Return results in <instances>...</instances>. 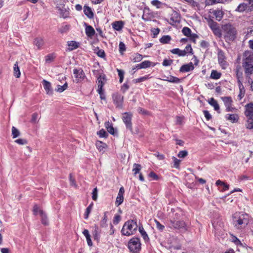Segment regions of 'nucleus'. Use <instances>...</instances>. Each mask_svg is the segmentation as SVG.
Instances as JSON below:
<instances>
[{"mask_svg":"<svg viewBox=\"0 0 253 253\" xmlns=\"http://www.w3.org/2000/svg\"><path fill=\"white\" fill-rule=\"evenodd\" d=\"M242 66L246 76L250 77L253 73V53L252 52L248 51L244 52Z\"/></svg>","mask_w":253,"mask_h":253,"instance_id":"f257e3e1","label":"nucleus"},{"mask_svg":"<svg viewBox=\"0 0 253 253\" xmlns=\"http://www.w3.org/2000/svg\"><path fill=\"white\" fill-rule=\"evenodd\" d=\"M233 218V224L238 229L245 227L249 222V215L246 213H235Z\"/></svg>","mask_w":253,"mask_h":253,"instance_id":"f03ea898","label":"nucleus"},{"mask_svg":"<svg viewBox=\"0 0 253 253\" xmlns=\"http://www.w3.org/2000/svg\"><path fill=\"white\" fill-rule=\"evenodd\" d=\"M138 227L136 219L128 220L123 225L121 233L123 235L126 236L133 235L137 231Z\"/></svg>","mask_w":253,"mask_h":253,"instance_id":"7ed1b4c3","label":"nucleus"},{"mask_svg":"<svg viewBox=\"0 0 253 253\" xmlns=\"http://www.w3.org/2000/svg\"><path fill=\"white\" fill-rule=\"evenodd\" d=\"M222 31L226 41H232L236 38V28L231 24H225L222 26Z\"/></svg>","mask_w":253,"mask_h":253,"instance_id":"20e7f679","label":"nucleus"},{"mask_svg":"<svg viewBox=\"0 0 253 253\" xmlns=\"http://www.w3.org/2000/svg\"><path fill=\"white\" fill-rule=\"evenodd\" d=\"M140 239L138 237H134L128 242V248L131 253H139L141 249Z\"/></svg>","mask_w":253,"mask_h":253,"instance_id":"39448f33","label":"nucleus"},{"mask_svg":"<svg viewBox=\"0 0 253 253\" xmlns=\"http://www.w3.org/2000/svg\"><path fill=\"white\" fill-rule=\"evenodd\" d=\"M133 114L130 112H126L123 113L122 120L125 124L126 128L133 133L132 118Z\"/></svg>","mask_w":253,"mask_h":253,"instance_id":"423d86ee","label":"nucleus"},{"mask_svg":"<svg viewBox=\"0 0 253 253\" xmlns=\"http://www.w3.org/2000/svg\"><path fill=\"white\" fill-rule=\"evenodd\" d=\"M112 99L113 103L115 104L116 108H118L119 109L123 108L124 96L118 92H116L113 94Z\"/></svg>","mask_w":253,"mask_h":253,"instance_id":"0eeeda50","label":"nucleus"},{"mask_svg":"<svg viewBox=\"0 0 253 253\" xmlns=\"http://www.w3.org/2000/svg\"><path fill=\"white\" fill-rule=\"evenodd\" d=\"M217 58L218 62L222 69H225L228 65L226 61V58L225 52L221 49H217Z\"/></svg>","mask_w":253,"mask_h":253,"instance_id":"6e6552de","label":"nucleus"},{"mask_svg":"<svg viewBox=\"0 0 253 253\" xmlns=\"http://www.w3.org/2000/svg\"><path fill=\"white\" fill-rule=\"evenodd\" d=\"M170 225L174 229L181 230L182 231L187 230L185 222L183 220H170Z\"/></svg>","mask_w":253,"mask_h":253,"instance_id":"1a4fd4ad","label":"nucleus"},{"mask_svg":"<svg viewBox=\"0 0 253 253\" xmlns=\"http://www.w3.org/2000/svg\"><path fill=\"white\" fill-rule=\"evenodd\" d=\"M73 74L75 75L76 83H80L83 81L86 77L85 75L82 68L74 69Z\"/></svg>","mask_w":253,"mask_h":253,"instance_id":"9d476101","label":"nucleus"},{"mask_svg":"<svg viewBox=\"0 0 253 253\" xmlns=\"http://www.w3.org/2000/svg\"><path fill=\"white\" fill-rule=\"evenodd\" d=\"M156 64L149 60H145L141 63L136 65L133 68L132 70L137 69H146L151 66L154 67Z\"/></svg>","mask_w":253,"mask_h":253,"instance_id":"9b49d317","label":"nucleus"},{"mask_svg":"<svg viewBox=\"0 0 253 253\" xmlns=\"http://www.w3.org/2000/svg\"><path fill=\"white\" fill-rule=\"evenodd\" d=\"M125 193V189L124 187L122 186L119 191L118 196L116 198L115 201V205L117 207H118L120 205H121L124 201V194Z\"/></svg>","mask_w":253,"mask_h":253,"instance_id":"f8f14e48","label":"nucleus"},{"mask_svg":"<svg viewBox=\"0 0 253 253\" xmlns=\"http://www.w3.org/2000/svg\"><path fill=\"white\" fill-rule=\"evenodd\" d=\"M107 81L106 75L104 74L100 75L97 77V81H98V88L99 91L100 92L101 90L103 89V87L105 84L106 82Z\"/></svg>","mask_w":253,"mask_h":253,"instance_id":"ddd939ff","label":"nucleus"},{"mask_svg":"<svg viewBox=\"0 0 253 253\" xmlns=\"http://www.w3.org/2000/svg\"><path fill=\"white\" fill-rule=\"evenodd\" d=\"M85 26V33L86 35L89 38H92L95 34L93 28L90 25H88L86 23H84Z\"/></svg>","mask_w":253,"mask_h":253,"instance_id":"4468645a","label":"nucleus"},{"mask_svg":"<svg viewBox=\"0 0 253 253\" xmlns=\"http://www.w3.org/2000/svg\"><path fill=\"white\" fill-rule=\"evenodd\" d=\"M245 115L246 117L253 116V103H250L245 106Z\"/></svg>","mask_w":253,"mask_h":253,"instance_id":"2eb2a0df","label":"nucleus"},{"mask_svg":"<svg viewBox=\"0 0 253 253\" xmlns=\"http://www.w3.org/2000/svg\"><path fill=\"white\" fill-rule=\"evenodd\" d=\"M194 69V65L192 62L183 65L179 69V72L184 73L192 71Z\"/></svg>","mask_w":253,"mask_h":253,"instance_id":"dca6fc26","label":"nucleus"},{"mask_svg":"<svg viewBox=\"0 0 253 253\" xmlns=\"http://www.w3.org/2000/svg\"><path fill=\"white\" fill-rule=\"evenodd\" d=\"M42 84L46 93L48 95H51L53 93V90L50 82L45 80L42 81Z\"/></svg>","mask_w":253,"mask_h":253,"instance_id":"f3484780","label":"nucleus"},{"mask_svg":"<svg viewBox=\"0 0 253 253\" xmlns=\"http://www.w3.org/2000/svg\"><path fill=\"white\" fill-rule=\"evenodd\" d=\"M138 227L139 228V231L145 243L149 242L150 241V239L148 237V234L144 230L142 224L141 223H139Z\"/></svg>","mask_w":253,"mask_h":253,"instance_id":"a211bd4d","label":"nucleus"},{"mask_svg":"<svg viewBox=\"0 0 253 253\" xmlns=\"http://www.w3.org/2000/svg\"><path fill=\"white\" fill-rule=\"evenodd\" d=\"M212 13L214 16L215 19L218 21L222 19L224 15V12L219 8L213 10Z\"/></svg>","mask_w":253,"mask_h":253,"instance_id":"6ab92c4d","label":"nucleus"},{"mask_svg":"<svg viewBox=\"0 0 253 253\" xmlns=\"http://www.w3.org/2000/svg\"><path fill=\"white\" fill-rule=\"evenodd\" d=\"M105 126L109 133L113 135H116L117 134V130L114 129L112 124L109 121L105 123Z\"/></svg>","mask_w":253,"mask_h":253,"instance_id":"aec40b11","label":"nucleus"},{"mask_svg":"<svg viewBox=\"0 0 253 253\" xmlns=\"http://www.w3.org/2000/svg\"><path fill=\"white\" fill-rule=\"evenodd\" d=\"M124 24L125 23L123 21H116L113 22L112 25L114 30L120 31L123 29Z\"/></svg>","mask_w":253,"mask_h":253,"instance_id":"412c9836","label":"nucleus"},{"mask_svg":"<svg viewBox=\"0 0 253 253\" xmlns=\"http://www.w3.org/2000/svg\"><path fill=\"white\" fill-rule=\"evenodd\" d=\"M239 94L238 96L239 100H241L245 96V89L241 81H239Z\"/></svg>","mask_w":253,"mask_h":253,"instance_id":"4be33fe9","label":"nucleus"},{"mask_svg":"<svg viewBox=\"0 0 253 253\" xmlns=\"http://www.w3.org/2000/svg\"><path fill=\"white\" fill-rule=\"evenodd\" d=\"M209 103L213 107L214 109L218 113H220L219 106L217 102L213 98H210L208 101Z\"/></svg>","mask_w":253,"mask_h":253,"instance_id":"5701e85b","label":"nucleus"},{"mask_svg":"<svg viewBox=\"0 0 253 253\" xmlns=\"http://www.w3.org/2000/svg\"><path fill=\"white\" fill-rule=\"evenodd\" d=\"M225 118L232 123L238 122L239 120V116L237 114H227L225 116Z\"/></svg>","mask_w":253,"mask_h":253,"instance_id":"b1692460","label":"nucleus"},{"mask_svg":"<svg viewBox=\"0 0 253 253\" xmlns=\"http://www.w3.org/2000/svg\"><path fill=\"white\" fill-rule=\"evenodd\" d=\"M44 40L42 38H37L34 39V44L35 45L38 49H40L44 45Z\"/></svg>","mask_w":253,"mask_h":253,"instance_id":"393cba45","label":"nucleus"},{"mask_svg":"<svg viewBox=\"0 0 253 253\" xmlns=\"http://www.w3.org/2000/svg\"><path fill=\"white\" fill-rule=\"evenodd\" d=\"M84 14L89 18L91 19L93 17V13L90 7L85 5L84 7Z\"/></svg>","mask_w":253,"mask_h":253,"instance_id":"a878e982","label":"nucleus"},{"mask_svg":"<svg viewBox=\"0 0 253 253\" xmlns=\"http://www.w3.org/2000/svg\"><path fill=\"white\" fill-rule=\"evenodd\" d=\"M231 1V0H206V2L207 5H212L217 3H225Z\"/></svg>","mask_w":253,"mask_h":253,"instance_id":"bb28decb","label":"nucleus"},{"mask_svg":"<svg viewBox=\"0 0 253 253\" xmlns=\"http://www.w3.org/2000/svg\"><path fill=\"white\" fill-rule=\"evenodd\" d=\"M143 56L139 53H135L130 57V60L133 62H138L142 60Z\"/></svg>","mask_w":253,"mask_h":253,"instance_id":"cd10ccee","label":"nucleus"},{"mask_svg":"<svg viewBox=\"0 0 253 253\" xmlns=\"http://www.w3.org/2000/svg\"><path fill=\"white\" fill-rule=\"evenodd\" d=\"M68 45L69 47V50L72 51L77 49L79 46V43L76 41H71L68 42Z\"/></svg>","mask_w":253,"mask_h":253,"instance_id":"c85d7f7f","label":"nucleus"},{"mask_svg":"<svg viewBox=\"0 0 253 253\" xmlns=\"http://www.w3.org/2000/svg\"><path fill=\"white\" fill-rule=\"evenodd\" d=\"M165 81H168L170 83L178 84L181 82V79H180L176 77L170 76L169 77H167Z\"/></svg>","mask_w":253,"mask_h":253,"instance_id":"c756f323","label":"nucleus"},{"mask_svg":"<svg viewBox=\"0 0 253 253\" xmlns=\"http://www.w3.org/2000/svg\"><path fill=\"white\" fill-rule=\"evenodd\" d=\"M170 20L175 23H179L180 21V16L178 12L174 11L171 15Z\"/></svg>","mask_w":253,"mask_h":253,"instance_id":"7c9ffc66","label":"nucleus"},{"mask_svg":"<svg viewBox=\"0 0 253 253\" xmlns=\"http://www.w3.org/2000/svg\"><path fill=\"white\" fill-rule=\"evenodd\" d=\"M170 51L173 54L178 55L179 56H185V51L178 48H173L170 50Z\"/></svg>","mask_w":253,"mask_h":253,"instance_id":"2f4dec72","label":"nucleus"},{"mask_svg":"<svg viewBox=\"0 0 253 253\" xmlns=\"http://www.w3.org/2000/svg\"><path fill=\"white\" fill-rule=\"evenodd\" d=\"M248 5L245 3H240L235 9L236 11L239 12H243L245 11L248 8Z\"/></svg>","mask_w":253,"mask_h":253,"instance_id":"473e14b6","label":"nucleus"},{"mask_svg":"<svg viewBox=\"0 0 253 253\" xmlns=\"http://www.w3.org/2000/svg\"><path fill=\"white\" fill-rule=\"evenodd\" d=\"M171 211L173 212V215L172 217V219L170 220H178L180 218L181 214L180 211L179 210H174L173 209H171Z\"/></svg>","mask_w":253,"mask_h":253,"instance_id":"72a5a7b5","label":"nucleus"},{"mask_svg":"<svg viewBox=\"0 0 253 253\" xmlns=\"http://www.w3.org/2000/svg\"><path fill=\"white\" fill-rule=\"evenodd\" d=\"M40 214L42 217V223L44 225H47L48 223V219L46 215L44 213L42 210H40Z\"/></svg>","mask_w":253,"mask_h":253,"instance_id":"f704fd0d","label":"nucleus"},{"mask_svg":"<svg viewBox=\"0 0 253 253\" xmlns=\"http://www.w3.org/2000/svg\"><path fill=\"white\" fill-rule=\"evenodd\" d=\"M221 74L217 72L216 70H212L211 71L210 78L212 79L217 80L220 78Z\"/></svg>","mask_w":253,"mask_h":253,"instance_id":"c9c22d12","label":"nucleus"},{"mask_svg":"<svg viewBox=\"0 0 253 253\" xmlns=\"http://www.w3.org/2000/svg\"><path fill=\"white\" fill-rule=\"evenodd\" d=\"M248 119L246 126L248 129L253 128V116L246 117Z\"/></svg>","mask_w":253,"mask_h":253,"instance_id":"e433bc0d","label":"nucleus"},{"mask_svg":"<svg viewBox=\"0 0 253 253\" xmlns=\"http://www.w3.org/2000/svg\"><path fill=\"white\" fill-rule=\"evenodd\" d=\"M13 72L14 75L16 78H18L20 77L21 73L17 62H16L14 65Z\"/></svg>","mask_w":253,"mask_h":253,"instance_id":"4c0bfd02","label":"nucleus"},{"mask_svg":"<svg viewBox=\"0 0 253 253\" xmlns=\"http://www.w3.org/2000/svg\"><path fill=\"white\" fill-rule=\"evenodd\" d=\"M171 37L169 35L163 36L161 39H160V42L163 44L169 43L171 41Z\"/></svg>","mask_w":253,"mask_h":253,"instance_id":"58836bf2","label":"nucleus"},{"mask_svg":"<svg viewBox=\"0 0 253 253\" xmlns=\"http://www.w3.org/2000/svg\"><path fill=\"white\" fill-rule=\"evenodd\" d=\"M150 78H151V77H150V75H147L143 77H141L139 78L134 79L133 80V82L134 83H141V82H143L147 80H148Z\"/></svg>","mask_w":253,"mask_h":253,"instance_id":"ea45409f","label":"nucleus"},{"mask_svg":"<svg viewBox=\"0 0 253 253\" xmlns=\"http://www.w3.org/2000/svg\"><path fill=\"white\" fill-rule=\"evenodd\" d=\"M141 169V166L138 164H134L133 165L132 171L134 172V175L135 176L136 174L140 173Z\"/></svg>","mask_w":253,"mask_h":253,"instance_id":"a19ab883","label":"nucleus"},{"mask_svg":"<svg viewBox=\"0 0 253 253\" xmlns=\"http://www.w3.org/2000/svg\"><path fill=\"white\" fill-rule=\"evenodd\" d=\"M93 203L92 202L86 209L85 211L84 214V218L87 219L88 218L89 214H90L91 211L93 207Z\"/></svg>","mask_w":253,"mask_h":253,"instance_id":"79ce46f5","label":"nucleus"},{"mask_svg":"<svg viewBox=\"0 0 253 253\" xmlns=\"http://www.w3.org/2000/svg\"><path fill=\"white\" fill-rule=\"evenodd\" d=\"M68 87V84L66 82L63 85H57V88L55 89L56 91L59 92H62L66 90Z\"/></svg>","mask_w":253,"mask_h":253,"instance_id":"37998d69","label":"nucleus"},{"mask_svg":"<svg viewBox=\"0 0 253 253\" xmlns=\"http://www.w3.org/2000/svg\"><path fill=\"white\" fill-rule=\"evenodd\" d=\"M92 234L94 240L97 241L98 242L100 240V235L98 232L97 227L96 225L95 226L94 230L92 232Z\"/></svg>","mask_w":253,"mask_h":253,"instance_id":"c03bdc74","label":"nucleus"},{"mask_svg":"<svg viewBox=\"0 0 253 253\" xmlns=\"http://www.w3.org/2000/svg\"><path fill=\"white\" fill-rule=\"evenodd\" d=\"M221 99L224 102L225 106H226V105H228L232 103V98L230 96L222 97Z\"/></svg>","mask_w":253,"mask_h":253,"instance_id":"a18cd8bd","label":"nucleus"},{"mask_svg":"<svg viewBox=\"0 0 253 253\" xmlns=\"http://www.w3.org/2000/svg\"><path fill=\"white\" fill-rule=\"evenodd\" d=\"M106 214V212L104 213L103 217L100 221V226L102 227H105L107 226V217Z\"/></svg>","mask_w":253,"mask_h":253,"instance_id":"49530a36","label":"nucleus"},{"mask_svg":"<svg viewBox=\"0 0 253 253\" xmlns=\"http://www.w3.org/2000/svg\"><path fill=\"white\" fill-rule=\"evenodd\" d=\"M20 131L15 127H12V135L13 138H15L20 135Z\"/></svg>","mask_w":253,"mask_h":253,"instance_id":"de8ad7c7","label":"nucleus"},{"mask_svg":"<svg viewBox=\"0 0 253 253\" xmlns=\"http://www.w3.org/2000/svg\"><path fill=\"white\" fill-rule=\"evenodd\" d=\"M182 32L184 35L188 37L191 35V30L189 28L184 27L182 30Z\"/></svg>","mask_w":253,"mask_h":253,"instance_id":"09e8293b","label":"nucleus"},{"mask_svg":"<svg viewBox=\"0 0 253 253\" xmlns=\"http://www.w3.org/2000/svg\"><path fill=\"white\" fill-rule=\"evenodd\" d=\"M183 50L185 51V55H186L187 53H189L190 54H193V49L190 44H187Z\"/></svg>","mask_w":253,"mask_h":253,"instance_id":"8fccbe9b","label":"nucleus"},{"mask_svg":"<svg viewBox=\"0 0 253 253\" xmlns=\"http://www.w3.org/2000/svg\"><path fill=\"white\" fill-rule=\"evenodd\" d=\"M97 134L100 137L106 138L108 136V133L103 128L97 132Z\"/></svg>","mask_w":253,"mask_h":253,"instance_id":"3c124183","label":"nucleus"},{"mask_svg":"<svg viewBox=\"0 0 253 253\" xmlns=\"http://www.w3.org/2000/svg\"><path fill=\"white\" fill-rule=\"evenodd\" d=\"M96 146L100 151H101L105 148L106 144L102 141H97L96 143Z\"/></svg>","mask_w":253,"mask_h":253,"instance_id":"603ef678","label":"nucleus"},{"mask_svg":"<svg viewBox=\"0 0 253 253\" xmlns=\"http://www.w3.org/2000/svg\"><path fill=\"white\" fill-rule=\"evenodd\" d=\"M188 155V152L186 150H182L179 152L177 157L179 158H184Z\"/></svg>","mask_w":253,"mask_h":253,"instance_id":"864d4df0","label":"nucleus"},{"mask_svg":"<svg viewBox=\"0 0 253 253\" xmlns=\"http://www.w3.org/2000/svg\"><path fill=\"white\" fill-rule=\"evenodd\" d=\"M173 61L172 59H165L163 60L162 65H163V66H165V67L169 66L171 65L172 64Z\"/></svg>","mask_w":253,"mask_h":253,"instance_id":"5fc2aeb1","label":"nucleus"},{"mask_svg":"<svg viewBox=\"0 0 253 253\" xmlns=\"http://www.w3.org/2000/svg\"><path fill=\"white\" fill-rule=\"evenodd\" d=\"M155 222L156 224V227L160 231H163L165 228V226L161 224L160 222L158 221L157 220L155 219Z\"/></svg>","mask_w":253,"mask_h":253,"instance_id":"6e6d98bb","label":"nucleus"},{"mask_svg":"<svg viewBox=\"0 0 253 253\" xmlns=\"http://www.w3.org/2000/svg\"><path fill=\"white\" fill-rule=\"evenodd\" d=\"M172 159L173 160V167L176 169L179 168L180 160L177 159L175 157H173Z\"/></svg>","mask_w":253,"mask_h":253,"instance_id":"4d7b16f0","label":"nucleus"},{"mask_svg":"<svg viewBox=\"0 0 253 253\" xmlns=\"http://www.w3.org/2000/svg\"><path fill=\"white\" fill-rule=\"evenodd\" d=\"M14 142L19 145H25L27 144L28 143V141L26 139L22 138L16 139Z\"/></svg>","mask_w":253,"mask_h":253,"instance_id":"13d9d810","label":"nucleus"},{"mask_svg":"<svg viewBox=\"0 0 253 253\" xmlns=\"http://www.w3.org/2000/svg\"><path fill=\"white\" fill-rule=\"evenodd\" d=\"M119 51L121 53H123L125 51H126V46L123 42H121L119 45Z\"/></svg>","mask_w":253,"mask_h":253,"instance_id":"bf43d9fd","label":"nucleus"},{"mask_svg":"<svg viewBox=\"0 0 253 253\" xmlns=\"http://www.w3.org/2000/svg\"><path fill=\"white\" fill-rule=\"evenodd\" d=\"M55 56L53 54H48L45 56V61L46 62H50L53 61Z\"/></svg>","mask_w":253,"mask_h":253,"instance_id":"052dcab7","label":"nucleus"},{"mask_svg":"<svg viewBox=\"0 0 253 253\" xmlns=\"http://www.w3.org/2000/svg\"><path fill=\"white\" fill-rule=\"evenodd\" d=\"M149 177L152 178L153 180H158L159 179V176L154 171H151L148 174Z\"/></svg>","mask_w":253,"mask_h":253,"instance_id":"680f3d73","label":"nucleus"},{"mask_svg":"<svg viewBox=\"0 0 253 253\" xmlns=\"http://www.w3.org/2000/svg\"><path fill=\"white\" fill-rule=\"evenodd\" d=\"M38 114L37 113H34L32 116L31 122L32 123H36L38 118Z\"/></svg>","mask_w":253,"mask_h":253,"instance_id":"e2e57ef3","label":"nucleus"},{"mask_svg":"<svg viewBox=\"0 0 253 253\" xmlns=\"http://www.w3.org/2000/svg\"><path fill=\"white\" fill-rule=\"evenodd\" d=\"M121 220V216L118 214H116L113 219V223L115 225H117L119 223L120 221Z\"/></svg>","mask_w":253,"mask_h":253,"instance_id":"0e129e2a","label":"nucleus"},{"mask_svg":"<svg viewBox=\"0 0 253 253\" xmlns=\"http://www.w3.org/2000/svg\"><path fill=\"white\" fill-rule=\"evenodd\" d=\"M70 28L69 25H65L63 27H62L61 29H59V31L60 33L63 34L64 33L67 32Z\"/></svg>","mask_w":253,"mask_h":253,"instance_id":"69168bd1","label":"nucleus"},{"mask_svg":"<svg viewBox=\"0 0 253 253\" xmlns=\"http://www.w3.org/2000/svg\"><path fill=\"white\" fill-rule=\"evenodd\" d=\"M137 111L139 114H142L143 115L149 114V112L148 111L141 107H139L137 109Z\"/></svg>","mask_w":253,"mask_h":253,"instance_id":"338daca9","label":"nucleus"},{"mask_svg":"<svg viewBox=\"0 0 253 253\" xmlns=\"http://www.w3.org/2000/svg\"><path fill=\"white\" fill-rule=\"evenodd\" d=\"M129 86L128 85L127 83H125L122 86L121 90L123 93H125L126 91L129 88Z\"/></svg>","mask_w":253,"mask_h":253,"instance_id":"774afa93","label":"nucleus"}]
</instances>
